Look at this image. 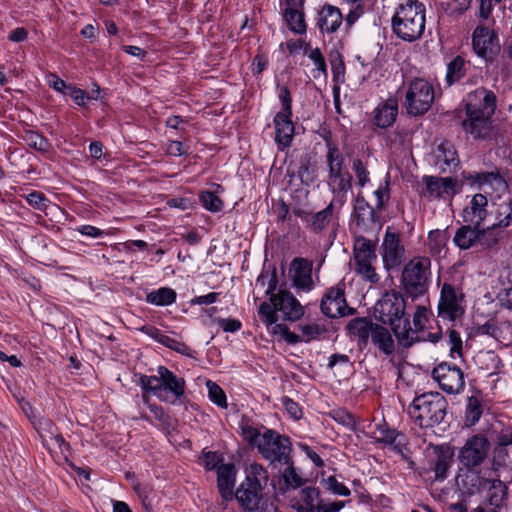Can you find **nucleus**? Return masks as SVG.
I'll return each instance as SVG.
<instances>
[{
	"label": "nucleus",
	"mask_w": 512,
	"mask_h": 512,
	"mask_svg": "<svg viewBox=\"0 0 512 512\" xmlns=\"http://www.w3.org/2000/svg\"><path fill=\"white\" fill-rule=\"evenodd\" d=\"M391 330L398 343L405 348L420 341L437 342L440 338V330L430 332L425 322H348L346 326L349 335L358 337L360 347H365L371 339V342L387 356L395 351Z\"/></svg>",
	"instance_id": "1"
},
{
	"label": "nucleus",
	"mask_w": 512,
	"mask_h": 512,
	"mask_svg": "<svg viewBox=\"0 0 512 512\" xmlns=\"http://www.w3.org/2000/svg\"><path fill=\"white\" fill-rule=\"evenodd\" d=\"M278 279L275 272H262L256 279L257 294L270 296L269 302L263 301L259 306V315L265 320H301L304 306L290 292L275 294Z\"/></svg>",
	"instance_id": "2"
},
{
	"label": "nucleus",
	"mask_w": 512,
	"mask_h": 512,
	"mask_svg": "<svg viewBox=\"0 0 512 512\" xmlns=\"http://www.w3.org/2000/svg\"><path fill=\"white\" fill-rule=\"evenodd\" d=\"M496 109V96L492 91L477 89L470 93L466 104L463 128L474 139H485L492 131L491 117Z\"/></svg>",
	"instance_id": "3"
},
{
	"label": "nucleus",
	"mask_w": 512,
	"mask_h": 512,
	"mask_svg": "<svg viewBox=\"0 0 512 512\" xmlns=\"http://www.w3.org/2000/svg\"><path fill=\"white\" fill-rule=\"evenodd\" d=\"M426 7L418 0L401 3L392 17V30L403 41L413 42L425 31Z\"/></svg>",
	"instance_id": "4"
},
{
	"label": "nucleus",
	"mask_w": 512,
	"mask_h": 512,
	"mask_svg": "<svg viewBox=\"0 0 512 512\" xmlns=\"http://www.w3.org/2000/svg\"><path fill=\"white\" fill-rule=\"evenodd\" d=\"M448 401L439 392H426L414 398L407 408L410 418L421 428L441 424L447 414Z\"/></svg>",
	"instance_id": "5"
},
{
	"label": "nucleus",
	"mask_w": 512,
	"mask_h": 512,
	"mask_svg": "<svg viewBox=\"0 0 512 512\" xmlns=\"http://www.w3.org/2000/svg\"><path fill=\"white\" fill-rule=\"evenodd\" d=\"M327 148V184L335 198L343 203L345 201V194L351 188L352 178L344 168L345 158L339 149L332 144H328Z\"/></svg>",
	"instance_id": "6"
},
{
	"label": "nucleus",
	"mask_w": 512,
	"mask_h": 512,
	"mask_svg": "<svg viewBox=\"0 0 512 512\" xmlns=\"http://www.w3.org/2000/svg\"><path fill=\"white\" fill-rule=\"evenodd\" d=\"M377 254L375 245L363 237L355 241L351 265L354 272L365 282L376 284L380 275L376 272Z\"/></svg>",
	"instance_id": "7"
},
{
	"label": "nucleus",
	"mask_w": 512,
	"mask_h": 512,
	"mask_svg": "<svg viewBox=\"0 0 512 512\" xmlns=\"http://www.w3.org/2000/svg\"><path fill=\"white\" fill-rule=\"evenodd\" d=\"M430 267L431 262L427 257H415L404 266L401 282L410 296L417 297L426 292Z\"/></svg>",
	"instance_id": "8"
},
{
	"label": "nucleus",
	"mask_w": 512,
	"mask_h": 512,
	"mask_svg": "<svg viewBox=\"0 0 512 512\" xmlns=\"http://www.w3.org/2000/svg\"><path fill=\"white\" fill-rule=\"evenodd\" d=\"M291 441L289 437L267 429L257 443L261 455L270 462L290 463Z\"/></svg>",
	"instance_id": "9"
},
{
	"label": "nucleus",
	"mask_w": 512,
	"mask_h": 512,
	"mask_svg": "<svg viewBox=\"0 0 512 512\" xmlns=\"http://www.w3.org/2000/svg\"><path fill=\"white\" fill-rule=\"evenodd\" d=\"M435 98L432 84L424 78H415L409 82L405 105L409 114L421 115L428 111Z\"/></svg>",
	"instance_id": "10"
},
{
	"label": "nucleus",
	"mask_w": 512,
	"mask_h": 512,
	"mask_svg": "<svg viewBox=\"0 0 512 512\" xmlns=\"http://www.w3.org/2000/svg\"><path fill=\"white\" fill-rule=\"evenodd\" d=\"M301 334L291 332L287 325L282 322H267V329L279 341L284 340L288 344H297L299 342H309L325 331L316 322H307L299 325Z\"/></svg>",
	"instance_id": "11"
},
{
	"label": "nucleus",
	"mask_w": 512,
	"mask_h": 512,
	"mask_svg": "<svg viewBox=\"0 0 512 512\" xmlns=\"http://www.w3.org/2000/svg\"><path fill=\"white\" fill-rule=\"evenodd\" d=\"M432 377L446 393L459 394L465 387L464 373L455 364L441 362L432 370Z\"/></svg>",
	"instance_id": "12"
},
{
	"label": "nucleus",
	"mask_w": 512,
	"mask_h": 512,
	"mask_svg": "<svg viewBox=\"0 0 512 512\" xmlns=\"http://www.w3.org/2000/svg\"><path fill=\"white\" fill-rule=\"evenodd\" d=\"M422 182L425 186L422 196L428 200H451L460 191L458 181L451 177L424 176Z\"/></svg>",
	"instance_id": "13"
},
{
	"label": "nucleus",
	"mask_w": 512,
	"mask_h": 512,
	"mask_svg": "<svg viewBox=\"0 0 512 512\" xmlns=\"http://www.w3.org/2000/svg\"><path fill=\"white\" fill-rule=\"evenodd\" d=\"M320 308L322 313L331 319L351 316L355 312L348 306L344 290L340 285L327 290L322 298Z\"/></svg>",
	"instance_id": "14"
},
{
	"label": "nucleus",
	"mask_w": 512,
	"mask_h": 512,
	"mask_svg": "<svg viewBox=\"0 0 512 512\" xmlns=\"http://www.w3.org/2000/svg\"><path fill=\"white\" fill-rule=\"evenodd\" d=\"M489 451V442L482 435L469 438L461 448L459 460L465 468L480 466L486 459Z\"/></svg>",
	"instance_id": "15"
},
{
	"label": "nucleus",
	"mask_w": 512,
	"mask_h": 512,
	"mask_svg": "<svg viewBox=\"0 0 512 512\" xmlns=\"http://www.w3.org/2000/svg\"><path fill=\"white\" fill-rule=\"evenodd\" d=\"M463 295L449 284H444L438 304L439 316L443 319L457 320L464 313Z\"/></svg>",
	"instance_id": "16"
},
{
	"label": "nucleus",
	"mask_w": 512,
	"mask_h": 512,
	"mask_svg": "<svg viewBox=\"0 0 512 512\" xmlns=\"http://www.w3.org/2000/svg\"><path fill=\"white\" fill-rule=\"evenodd\" d=\"M472 46L477 56L484 60H491L499 51L500 44L498 36L493 30L478 26L472 35Z\"/></svg>",
	"instance_id": "17"
},
{
	"label": "nucleus",
	"mask_w": 512,
	"mask_h": 512,
	"mask_svg": "<svg viewBox=\"0 0 512 512\" xmlns=\"http://www.w3.org/2000/svg\"><path fill=\"white\" fill-rule=\"evenodd\" d=\"M405 301L397 293H386L374 306L375 320H402Z\"/></svg>",
	"instance_id": "18"
},
{
	"label": "nucleus",
	"mask_w": 512,
	"mask_h": 512,
	"mask_svg": "<svg viewBox=\"0 0 512 512\" xmlns=\"http://www.w3.org/2000/svg\"><path fill=\"white\" fill-rule=\"evenodd\" d=\"M293 286L304 292L311 291L315 284L312 277V263L304 258H294L288 269Z\"/></svg>",
	"instance_id": "19"
},
{
	"label": "nucleus",
	"mask_w": 512,
	"mask_h": 512,
	"mask_svg": "<svg viewBox=\"0 0 512 512\" xmlns=\"http://www.w3.org/2000/svg\"><path fill=\"white\" fill-rule=\"evenodd\" d=\"M467 180L477 184L486 193L494 198H501L508 193V184L505 179L494 172L473 173L466 176Z\"/></svg>",
	"instance_id": "20"
},
{
	"label": "nucleus",
	"mask_w": 512,
	"mask_h": 512,
	"mask_svg": "<svg viewBox=\"0 0 512 512\" xmlns=\"http://www.w3.org/2000/svg\"><path fill=\"white\" fill-rule=\"evenodd\" d=\"M404 255V248L400 244L397 233L386 230L381 245V256L384 267L389 270L401 264Z\"/></svg>",
	"instance_id": "21"
},
{
	"label": "nucleus",
	"mask_w": 512,
	"mask_h": 512,
	"mask_svg": "<svg viewBox=\"0 0 512 512\" xmlns=\"http://www.w3.org/2000/svg\"><path fill=\"white\" fill-rule=\"evenodd\" d=\"M488 216V199L481 193L473 195L462 211L463 222L474 227H481Z\"/></svg>",
	"instance_id": "22"
},
{
	"label": "nucleus",
	"mask_w": 512,
	"mask_h": 512,
	"mask_svg": "<svg viewBox=\"0 0 512 512\" xmlns=\"http://www.w3.org/2000/svg\"><path fill=\"white\" fill-rule=\"evenodd\" d=\"M488 478L481 475L475 468L460 469L456 476V484L462 495L472 496L486 488Z\"/></svg>",
	"instance_id": "23"
},
{
	"label": "nucleus",
	"mask_w": 512,
	"mask_h": 512,
	"mask_svg": "<svg viewBox=\"0 0 512 512\" xmlns=\"http://www.w3.org/2000/svg\"><path fill=\"white\" fill-rule=\"evenodd\" d=\"M260 492L261 483L257 479L247 476L246 480L236 490L235 497L244 509L255 511L258 509L261 499Z\"/></svg>",
	"instance_id": "24"
},
{
	"label": "nucleus",
	"mask_w": 512,
	"mask_h": 512,
	"mask_svg": "<svg viewBox=\"0 0 512 512\" xmlns=\"http://www.w3.org/2000/svg\"><path fill=\"white\" fill-rule=\"evenodd\" d=\"M159 379H161V393L169 395L171 400H178L184 395L185 380L178 377L164 366L158 368Z\"/></svg>",
	"instance_id": "25"
},
{
	"label": "nucleus",
	"mask_w": 512,
	"mask_h": 512,
	"mask_svg": "<svg viewBox=\"0 0 512 512\" xmlns=\"http://www.w3.org/2000/svg\"><path fill=\"white\" fill-rule=\"evenodd\" d=\"M292 113H277L274 117L275 141L281 150L290 146L294 137Z\"/></svg>",
	"instance_id": "26"
},
{
	"label": "nucleus",
	"mask_w": 512,
	"mask_h": 512,
	"mask_svg": "<svg viewBox=\"0 0 512 512\" xmlns=\"http://www.w3.org/2000/svg\"><path fill=\"white\" fill-rule=\"evenodd\" d=\"M343 22V15L339 8L325 4L318 12L317 27L322 33H333Z\"/></svg>",
	"instance_id": "27"
},
{
	"label": "nucleus",
	"mask_w": 512,
	"mask_h": 512,
	"mask_svg": "<svg viewBox=\"0 0 512 512\" xmlns=\"http://www.w3.org/2000/svg\"><path fill=\"white\" fill-rule=\"evenodd\" d=\"M434 165L442 172L451 171L459 164V158L454 146L447 141L441 142L434 151Z\"/></svg>",
	"instance_id": "28"
},
{
	"label": "nucleus",
	"mask_w": 512,
	"mask_h": 512,
	"mask_svg": "<svg viewBox=\"0 0 512 512\" xmlns=\"http://www.w3.org/2000/svg\"><path fill=\"white\" fill-rule=\"evenodd\" d=\"M486 488L487 502L489 503V505L493 507V510L491 512H496L498 509L502 508L506 504L508 497V487L504 482H502L499 479L488 478Z\"/></svg>",
	"instance_id": "29"
},
{
	"label": "nucleus",
	"mask_w": 512,
	"mask_h": 512,
	"mask_svg": "<svg viewBox=\"0 0 512 512\" xmlns=\"http://www.w3.org/2000/svg\"><path fill=\"white\" fill-rule=\"evenodd\" d=\"M235 466L231 463L221 464L217 469V484L221 496L224 499H231L235 484Z\"/></svg>",
	"instance_id": "30"
},
{
	"label": "nucleus",
	"mask_w": 512,
	"mask_h": 512,
	"mask_svg": "<svg viewBox=\"0 0 512 512\" xmlns=\"http://www.w3.org/2000/svg\"><path fill=\"white\" fill-rule=\"evenodd\" d=\"M398 105L393 99L383 101L374 110V123L380 128L391 126L397 117Z\"/></svg>",
	"instance_id": "31"
},
{
	"label": "nucleus",
	"mask_w": 512,
	"mask_h": 512,
	"mask_svg": "<svg viewBox=\"0 0 512 512\" xmlns=\"http://www.w3.org/2000/svg\"><path fill=\"white\" fill-rule=\"evenodd\" d=\"M321 503L320 490L315 487H305L300 491V499L292 507L297 512H316Z\"/></svg>",
	"instance_id": "32"
},
{
	"label": "nucleus",
	"mask_w": 512,
	"mask_h": 512,
	"mask_svg": "<svg viewBox=\"0 0 512 512\" xmlns=\"http://www.w3.org/2000/svg\"><path fill=\"white\" fill-rule=\"evenodd\" d=\"M136 329L142 331L147 334L149 337L155 339L159 343L165 345L166 347L173 349L181 354H187L189 348L176 339H173L165 334H163L159 329L151 324H144L141 327H136Z\"/></svg>",
	"instance_id": "33"
},
{
	"label": "nucleus",
	"mask_w": 512,
	"mask_h": 512,
	"mask_svg": "<svg viewBox=\"0 0 512 512\" xmlns=\"http://www.w3.org/2000/svg\"><path fill=\"white\" fill-rule=\"evenodd\" d=\"M435 460L433 462L432 470L435 473V480H444L447 478L448 470L453 461V453L449 448L436 447L434 449Z\"/></svg>",
	"instance_id": "34"
},
{
	"label": "nucleus",
	"mask_w": 512,
	"mask_h": 512,
	"mask_svg": "<svg viewBox=\"0 0 512 512\" xmlns=\"http://www.w3.org/2000/svg\"><path fill=\"white\" fill-rule=\"evenodd\" d=\"M283 16L288 28L295 34L306 33V23L304 19L303 8L289 7L283 9Z\"/></svg>",
	"instance_id": "35"
},
{
	"label": "nucleus",
	"mask_w": 512,
	"mask_h": 512,
	"mask_svg": "<svg viewBox=\"0 0 512 512\" xmlns=\"http://www.w3.org/2000/svg\"><path fill=\"white\" fill-rule=\"evenodd\" d=\"M479 227L466 224L459 228L454 236V243L463 250L471 248L478 244Z\"/></svg>",
	"instance_id": "36"
},
{
	"label": "nucleus",
	"mask_w": 512,
	"mask_h": 512,
	"mask_svg": "<svg viewBox=\"0 0 512 512\" xmlns=\"http://www.w3.org/2000/svg\"><path fill=\"white\" fill-rule=\"evenodd\" d=\"M177 293L170 287H161L146 295V302L156 306H168L176 301Z\"/></svg>",
	"instance_id": "37"
},
{
	"label": "nucleus",
	"mask_w": 512,
	"mask_h": 512,
	"mask_svg": "<svg viewBox=\"0 0 512 512\" xmlns=\"http://www.w3.org/2000/svg\"><path fill=\"white\" fill-rule=\"evenodd\" d=\"M304 55L307 56L315 66L311 71L313 78L319 79L323 77L326 79L328 75L327 66L320 49L306 46L304 49Z\"/></svg>",
	"instance_id": "38"
},
{
	"label": "nucleus",
	"mask_w": 512,
	"mask_h": 512,
	"mask_svg": "<svg viewBox=\"0 0 512 512\" xmlns=\"http://www.w3.org/2000/svg\"><path fill=\"white\" fill-rule=\"evenodd\" d=\"M494 224L501 229L512 225V200L496 204Z\"/></svg>",
	"instance_id": "39"
},
{
	"label": "nucleus",
	"mask_w": 512,
	"mask_h": 512,
	"mask_svg": "<svg viewBox=\"0 0 512 512\" xmlns=\"http://www.w3.org/2000/svg\"><path fill=\"white\" fill-rule=\"evenodd\" d=\"M483 413L481 400L477 396H469L467 398L465 422L468 426L475 425L481 418Z\"/></svg>",
	"instance_id": "40"
},
{
	"label": "nucleus",
	"mask_w": 512,
	"mask_h": 512,
	"mask_svg": "<svg viewBox=\"0 0 512 512\" xmlns=\"http://www.w3.org/2000/svg\"><path fill=\"white\" fill-rule=\"evenodd\" d=\"M466 72V64L460 56L455 57L447 65L446 82L449 86L459 81Z\"/></svg>",
	"instance_id": "41"
},
{
	"label": "nucleus",
	"mask_w": 512,
	"mask_h": 512,
	"mask_svg": "<svg viewBox=\"0 0 512 512\" xmlns=\"http://www.w3.org/2000/svg\"><path fill=\"white\" fill-rule=\"evenodd\" d=\"M140 384L145 391L153 392L160 400L172 404L174 403V400H171L169 395L161 393V379H159V374L155 376H142Z\"/></svg>",
	"instance_id": "42"
},
{
	"label": "nucleus",
	"mask_w": 512,
	"mask_h": 512,
	"mask_svg": "<svg viewBox=\"0 0 512 512\" xmlns=\"http://www.w3.org/2000/svg\"><path fill=\"white\" fill-rule=\"evenodd\" d=\"M498 229L500 228L495 226L494 223L487 228L479 227L478 244L484 248H490L496 245L501 238Z\"/></svg>",
	"instance_id": "43"
},
{
	"label": "nucleus",
	"mask_w": 512,
	"mask_h": 512,
	"mask_svg": "<svg viewBox=\"0 0 512 512\" xmlns=\"http://www.w3.org/2000/svg\"><path fill=\"white\" fill-rule=\"evenodd\" d=\"M286 465H287V467L284 469V471L282 473V479L286 486L285 489L281 488L283 490V492H285L289 488L297 489V488L301 487L302 485H304V483L306 481L304 478H302L300 475H298V473L296 472V470L293 466L291 459H290V463L286 464Z\"/></svg>",
	"instance_id": "44"
},
{
	"label": "nucleus",
	"mask_w": 512,
	"mask_h": 512,
	"mask_svg": "<svg viewBox=\"0 0 512 512\" xmlns=\"http://www.w3.org/2000/svg\"><path fill=\"white\" fill-rule=\"evenodd\" d=\"M377 431L379 433L377 442L394 445L395 447L402 445V439H404V435L397 432L395 429H390L386 426L380 425L377 427Z\"/></svg>",
	"instance_id": "45"
},
{
	"label": "nucleus",
	"mask_w": 512,
	"mask_h": 512,
	"mask_svg": "<svg viewBox=\"0 0 512 512\" xmlns=\"http://www.w3.org/2000/svg\"><path fill=\"white\" fill-rule=\"evenodd\" d=\"M199 200H200L202 206L206 210H208L212 213L219 212L223 208L222 200L217 195H215L213 192L202 191L199 194Z\"/></svg>",
	"instance_id": "46"
},
{
	"label": "nucleus",
	"mask_w": 512,
	"mask_h": 512,
	"mask_svg": "<svg viewBox=\"0 0 512 512\" xmlns=\"http://www.w3.org/2000/svg\"><path fill=\"white\" fill-rule=\"evenodd\" d=\"M493 338L505 345L512 343V326L510 322H495Z\"/></svg>",
	"instance_id": "47"
},
{
	"label": "nucleus",
	"mask_w": 512,
	"mask_h": 512,
	"mask_svg": "<svg viewBox=\"0 0 512 512\" xmlns=\"http://www.w3.org/2000/svg\"><path fill=\"white\" fill-rule=\"evenodd\" d=\"M333 214V204H329L325 209L315 213L311 219V225L314 230L324 229L330 222Z\"/></svg>",
	"instance_id": "48"
},
{
	"label": "nucleus",
	"mask_w": 512,
	"mask_h": 512,
	"mask_svg": "<svg viewBox=\"0 0 512 512\" xmlns=\"http://www.w3.org/2000/svg\"><path fill=\"white\" fill-rule=\"evenodd\" d=\"M209 399L221 408L227 407V399L223 389L216 383L208 380L207 383Z\"/></svg>",
	"instance_id": "49"
},
{
	"label": "nucleus",
	"mask_w": 512,
	"mask_h": 512,
	"mask_svg": "<svg viewBox=\"0 0 512 512\" xmlns=\"http://www.w3.org/2000/svg\"><path fill=\"white\" fill-rule=\"evenodd\" d=\"M93 92L95 93V95L90 97L84 90L70 85L66 95H69L77 105L84 106L86 104L87 99L98 98V95L100 93V87L95 85V90Z\"/></svg>",
	"instance_id": "50"
},
{
	"label": "nucleus",
	"mask_w": 512,
	"mask_h": 512,
	"mask_svg": "<svg viewBox=\"0 0 512 512\" xmlns=\"http://www.w3.org/2000/svg\"><path fill=\"white\" fill-rule=\"evenodd\" d=\"M447 237L444 231L432 230L428 234V243L431 252L440 253L446 246Z\"/></svg>",
	"instance_id": "51"
},
{
	"label": "nucleus",
	"mask_w": 512,
	"mask_h": 512,
	"mask_svg": "<svg viewBox=\"0 0 512 512\" xmlns=\"http://www.w3.org/2000/svg\"><path fill=\"white\" fill-rule=\"evenodd\" d=\"M134 490L142 502V506L146 512H153L152 497L153 490L148 485L135 484Z\"/></svg>",
	"instance_id": "52"
},
{
	"label": "nucleus",
	"mask_w": 512,
	"mask_h": 512,
	"mask_svg": "<svg viewBox=\"0 0 512 512\" xmlns=\"http://www.w3.org/2000/svg\"><path fill=\"white\" fill-rule=\"evenodd\" d=\"M26 141L29 146L39 151H45L48 148V141L35 131H29L26 134Z\"/></svg>",
	"instance_id": "53"
},
{
	"label": "nucleus",
	"mask_w": 512,
	"mask_h": 512,
	"mask_svg": "<svg viewBox=\"0 0 512 512\" xmlns=\"http://www.w3.org/2000/svg\"><path fill=\"white\" fill-rule=\"evenodd\" d=\"M325 487L326 489L332 491L334 494L340 496H348L351 493L349 488L345 486L343 483L338 482L334 476H329L325 480Z\"/></svg>",
	"instance_id": "54"
},
{
	"label": "nucleus",
	"mask_w": 512,
	"mask_h": 512,
	"mask_svg": "<svg viewBox=\"0 0 512 512\" xmlns=\"http://www.w3.org/2000/svg\"><path fill=\"white\" fill-rule=\"evenodd\" d=\"M353 170L355 172L359 186L364 187L370 181V179L369 172L360 159H355L353 161Z\"/></svg>",
	"instance_id": "55"
},
{
	"label": "nucleus",
	"mask_w": 512,
	"mask_h": 512,
	"mask_svg": "<svg viewBox=\"0 0 512 512\" xmlns=\"http://www.w3.org/2000/svg\"><path fill=\"white\" fill-rule=\"evenodd\" d=\"M354 213L356 217L361 220H364L366 216L372 214V209L369 203L362 196H357L355 199Z\"/></svg>",
	"instance_id": "56"
},
{
	"label": "nucleus",
	"mask_w": 512,
	"mask_h": 512,
	"mask_svg": "<svg viewBox=\"0 0 512 512\" xmlns=\"http://www.w3.org/2000/svg\"><path fill=\"white\" fill-rule=\"evenodd\" d=\"M278 99L282 105V111L279 113H292L291 108V96L288 88L286 86H278L277 87Z\"/></svg>",
	"instance_id": "57"
},
{
	"label": "nucleus",
	"mask_w": 512,
	"mask_h": 512,
	"mask_svg": "<svg viewBox=\"0 0 512 512\" xmlns=\"http://www.w3.org/2000/svg\"><path fill=\"white\" fill-rule=\"evenodd\" d=\"M48 85L53 88L56 92L66 95L70 85L64 80L59 78L56 74L51 73L47 76Z\"/></svg>",
	"instance_id": "58"
},
{
	"label": "nucleus",
	"mask_w": 512,
	"mask_h": 512,
	"mask_svg": "<svg viewBox=\"0 0 512 512\" xmlns=\"http://www.w3.org/2000/svg\"><path fill=\"white\" fill-rule=\"evenodd\" d=\"M26 201L29 205L39 210H44L47 206L46 197L38 191H33L26 196Z\"/></svg>",
	"instance_id": "59"
},
{
	"label": "nucleus",
	"mask_w": 512,
	"mask_h": 512,
	"mask_svg": "<svg viewBox=\"0 0 512 512\" xmlns=\"http://www.w3.org/2000/svg\"><path fill=\"white\" fill-rule=\"evenodd\" d=\"M449 343L451 354L457 353L459 356H461L463 343L460 333L455 329L449 330Z\"/></svg>",
	"instance_id": "60"
},
{
	"label": "nucleus",
	"mask_w": 512,
	"mask_h": 512,
	"mask_svg": "<svg viewBox=\"0 0 512 512\" xmlns=\"http://www.w3.org/2000/svg\"><path fill=\"white\" fill-rule=\"evenodd\" d=\"M282 404L285 408V410L288 412V414L295 420H298L302 417V410L298 403L293 401L289 397H284L282 399Z\"/></svg>",
	"instance_id": "61"
},
{
	"label": "nucleus",
	"mask_w": 512,
	"mask_h": 512,
	"mask_svg": "<svg viewBox=\"0 0 512 512\" xmlns=\"http://www.w3.org/2000/svg\"><path fill=\"white\" fill-rule=\"evenodd\" d=\"M242 430V436L246 441H248L252 445H256L258 441L260 440L262 434L257 428H254L250 425H243L241 427Z\"/></svg>",
	"instance_id": "62"
},
{
	"label": "nucleus",
	"mask_w": 512,
	"mask_h": 512,
	"mask_svg": "<svg viewBox=\"0 0 512 512\" xmlns=\"http://www.w3.org/2000/svg\"><path fill=\"white\" fill-rule=\"evenodd\" d=\"M331 70H332L334 82H336V83L344 82L345 66L340 59L331 60Z\"/></svg>",
	"instance_id": "63"
},
{
	"label": "nucleus",
	"mask_w": 512,
	"mask_h": 512,
	"mask_svg": "<svg viewBox=\"0 0 512 512\" xmlns=\"http://www.w3.org/2000/svg\"><path fill=\"white\" fill-rule=\"evenodd\" d=\"M222 458L220 455L216 452H207L203 455V465L207 470H213L215 468L218 469L220 466L219 463L221 462Z\"/></svg>",
	"instance_id": "64"
}]
</instances>
